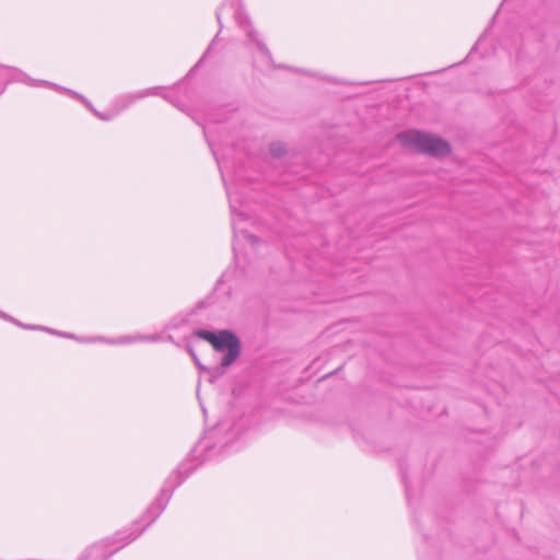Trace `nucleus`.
I'll return each mask as SVG.
<instances>
[{
    "mask_svg": "<svg viewBox=\"0 0 560 560\" xmlns=\"http://www.w3.org/2000/svg\"><path fill=\"white\" fill-rule=\"evenodd\" d=\"M397 140L404 147L433 156H444L451 152V147L445 140L417 130L400 132L397 135Z\"/></svg>",
    "mask_w": 560,
    "mask_h": 560,
    "instance_id": "nucleus-1",
    "label": "nucleus"
},
{
    "mask_svg": "<svg viewBox=\"0 0 560 560\" xmlns=\"http://www.w3.org/2000/svg\"><path fill=\"white\" fill-rule=\"evenodd\" d=\"M195 336L210 342L217 351L226 352L224 365H232L241 354L240 339L230 330H220L215 334L206 329H197Z\"/></svg>",
    "mask_w": 560,
    "mask_h": 560,
    "instance_id": "nucleus-2",
    "label": "nucleus"
},
{
    "mask_svg": "<svg viewBox=\"0 0 560 560\" xmlns=\"http://www.w3.org/2000/svg\"><path fill=\"white\" fill-rule=\"evenodd\" d=\"M194 470V467L187 463L183 462L165 480L164 486L161 489L159 497L155 501L150 505L147 513L152 516L151 522L159 517V515L166 508L167 502L171 499L173 490L182 485V482L189 476V474Z\"/></svg>",
    "mask_w": 560,
    "mask_h": 560,
    "instance_id": "nucleus-3",
    "label": "nucleus"
},
{
    "mask_svg": "<svg viewBox=\"0 0 560 560\" xmlns=\"http://www.w3.org/2000/svg\"><path fill=\"white\" fill-rule=\"evenodd\" d=\"M234 18L237 25L247 34L249 39L256 45L258 51L261 55V63L262 65H271V54L267 46L258 39L257 32L253 28L252 22L249 18L245 14V12L241 8H235Z\"/></svg>",
    "mask_w": 560,
    "mask_h": 560,
    "instance_id": "nucleus-4",
    "label": "nucleus"
},
{
    "mask_svg": "<svg viewBox=\"0 0 560 560\" xmlns=\"http://www.w3.org/2000/svg\"><path fill=\"white\" fill-rule=\"evenodd\" d=\"M160 88H150L145 89L136 93H128L120 95L117 97L114 102V108L116 113H119L124 109H126L128 106H130L132 103H135L138 100L144 98L150 95H156Z\"/></svg>",
    "mask_w": 560,
    "mask_h": 560,
    "instance_id": "nucleus-5",
    "label": "nucleus"
},
{
    "mask_svg": "<svg viewBox=\"0 0 560 560\" xmlns=\"http://www.w3.org/2000/svg\"><path fill=\"white\" fill-rule=\"evenodd\" d=\"M160 88H150L145 89L136 93H128L120 95L117 97L114 102V108L116 113H119L124 109H126L128 106H130L132 103H135L138 100L144 98L150 95H156Z\"/></svg>",
    "mask_w": 560,
    "mask_h": 560,
    "instance_id": "nucleus-6",
    "label": "nucleus"
},
{
    "mask_svg": "<svg viewBox=\"0 0 560 560\" xmlns=\"http://www.w3.org/2000/svg\"><path fill=\"white\" fill-rule=\"evenodd\" d=\"M230 365H224V357H223L221 360V363L219 365H217L214 368H206L205 366V368H202V371L207 372V374L209 375V382L213 383L224 375L225 370Z\"/></svg>",
    "mask_w": 560,
    "mask_h": 560,
    "instance_id": "nucleus-7",
    "label": "nucleus"
},
{
    "mask_svg": "<svg viewBox=\"0 0 560 560\" xmlns=\"http://www.w3.org/2000/svg\"><path fill=\"white\" fill-rule=\"evenodd\" d=\"M38 83L42 84V85H45V86H49V88L56 89L58 91H65V92L69 93L70 95L81 100L86 106L92 108L91 104L89 103V101L85 97H83L82 95H79L78 93H75V92H73L71 90L63 89V88L58 86V85H56L54 83H50L48 81H39Z\"/></svg>",
    "mask_w": 560,
    "mask_h": 560,
    "instance_id": "nucleus-8",
    "label": "nucleus"
},
{
    "mask_svg": "<svg viewBox=\"0 0 560 560\" xmlns=\"http://www.w3.org/2000/svg\"><path fill=\"white\" fill-rule=\"evenodd\" d=\"M226 194H228L229 201H230L231 213L233 215L232 225H233V229H235L236 228L235 215H237L240 218H244L245 214L242 211H238L236 209V206H235V194H232L229 189L226 190Z\"/></svg>",
    "mask_w": 560,
    "mask_h": 560,
    "instance_id": "nucleus-9",
    "label": "nucleus"
},
{
    "mask_svg": "<svg viewBox=\"0 0 560 560\" xmlns=\"http://www.w3.org/2000/svg\"><path fill=\"white\" fill-rule=\"evenodd\" d=\"M269 152L275 158H281L285 154L287 149L282 142H272L269 147Z\"/></svg>",
    "mask_w": 560,
    "mask_h": 560,
    "instance_id": "nucleus-10",
    "label": "nucleus"
},
{
    "mask_svg": "<svg viewBox=\"0 0 560 560\" xmlns=\"http://www.w3.org/2000/svg\"><path fill=\"white\" fill-rule=\"evenodd\" d=\"M122 534L124 533H118L117 534V538L122 542L121 546L127 545L128 542H130L133 539H136L140 535V532H137V533L136 532H131V533H129L128 538L125 537V536L122 537Z\"/></svg>",
    "mask_w": 560,
    "mask_h": 560,
    "instance_id": "nucleus-11",
    "label": "nucleus"
},
{
    "mask_svg": "<svg viewBox=\"0 0 560 560\" xmlns=\"http://www.w3.org/2000/svg\"><path fill=\"white\" fill-rule=\"evenodd\" d=\"M242 234L244 235V237L253 245V246H256L258 243H259V238L253 234H248L244 231H242Z\"/></svg>",
    "mask_w": 560,
    "mask_h": 560,
    "instance_id": "nucleus-12",
    "label": "nucleus"
},
{
    "mask_svg": "<svg viewBox=\"0 0 560 560\" xmlns=\"http://www.w3.org/2000/svg\"><path fill=\"white\" fill-rule=\"evenodd\" d=\"M188 352H189V354L191 355V358H192L194 362L196 363V365H197L200 370H202V368H205V366H203V365H201V363H200V361H199L198 357L196 355V353H195V351H194V349H192L191 347H189V348H188Z\"/></svg>",
    "mask_w": 560,
    "mask_h": 560,
    "instance_id": "nucleus-13",
    "label": "nucleus"
},
{
    "mask_svg": "<svg viewBox=\"0 0 560 560\" xmlns=\"http://www.w3.org/2000/svg\"><path fill=\"white\" fill-rule=\"evenodd\" d=\"M217 38H218V35L215 36V38H214L213 40H215ZM213 43H214V42H212V43L210 44V46L208 47L207 51L205 52V55L202 56V58L199 60V62H201V61L207 57V55L210 52V50H211V48H212V46H213Z\"/></svg>",
    "mask_w": 560,
    "mask_h": 560,
    "instance_id": "nucleus-14",
    "label": "nucleus"
},
{
    "mask_svg": "<svg viewBox=\"0 0 560 560\" xmlns=\"http://www.w3.org/2000/svg\"><path fill=\"white\" fill-rule=\"evenodd\" d=\"M92 110H93V113H94L98 118H101V119H103V120H108V119H110V118H112V117H109V116H104V115H102L101 113L96 112L95 109H92Z\"/></svg>",
    "mask_w": 560,
    "mask_h": 560,
    "instance_id": "nucleus-15",
    "label": "nucleus"
},
{
    "mask_svg": "<svg viewBox=\"0 0 560 560\" xmlns=\"http://www.w3.org/2000/svg\"><path fill=\"white\" fill-rule=\"evenodd\" d=\"M215 18H217V21L220 25V30L222 28V21H221V12H220V9L215 12Z\"/></svg>",
    "mask_w": 560,
    "mask_h": 560,
    "instance_id": "nucleus-16",
    "label": "nucleus"
},
{
    "mask_svg": "<svg viewBox=\"0 0 560 560\" xmlns=\"http://www.w3.org/2000/svg\"><path fill=\"white\" fill-rule=\"evenodd\" d=\"M0 315H1L3 318L10 319V320H12V322H14V323H15V320H14V319H12V318H10L8 315H4V314H0ZM16 324H18V325H20V327H24V326H23V324H20V323H18V322H16Z\"/></svg>",
    "mask_w": 560,
    "mask_h": 560,
    "instance_id": "nucleus-17",
    "label": "nucleus"
},
{
    "mask_svg": "<svg viewBox=\"0 0 560 560\" xmlns=\"http://www.w3.org/2000/svg\"><path fill=\"white\" fill-rule=\"evenodd\" d=\"M25 328H30V329H35L36 327L35 326H24ZM40 329H43L42 327H39Z\"/></svg>",
    "mask_w": 560,
    "mask_h": 560,
    "instance_id": "nucleus-18",
    "label": "nucleus"
},
{
    "mask_svg": "<svg viewBox=\"0 0 560 560\" xmlns=\"http://www.w3.org/2000/svg\"><path fill=\"white\" fill-rule=\"evenodd\" d=\"M233 7L237 5V0H232V3H231Z\"/></svg>",
    "mask_w": 560,
    "mask_h": 560,
    "instance_id": "nucleus-19",
    "label": "nucleus"
},
{
    "mask_svg": "<svg viewBox=\"0 0 560 560\" xmlns=\"http://www.w3.org/2000/svg\"><path fill=\"white\" fill-rule=\"evenodd\" d=\"M47 330H48V332H52V330H51V329H47ZM54 334H57V332H56V331H54Z\"/></svg>",
    "mask_w": 560,
    "mask_h": 560,
    "instance_id": "nucleus-20",
    "label": "nucleus"
}]
</instances>
